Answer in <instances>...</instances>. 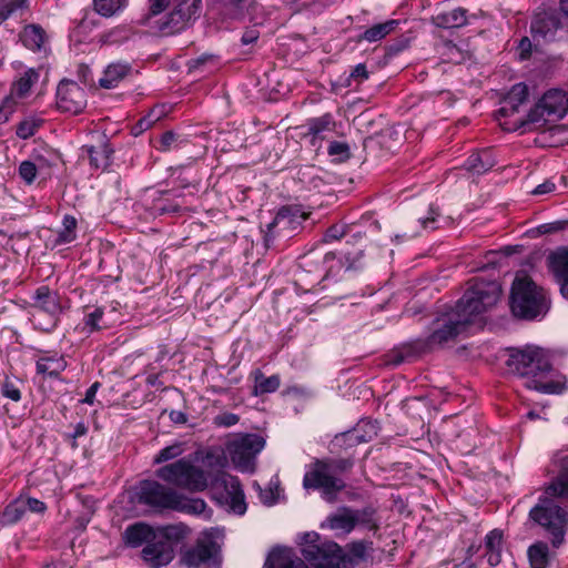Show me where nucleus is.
<instances>
[{
  "instance_id": "obj_1",
  "label": "nucleus",
  "mask_w": 568,
  "mask_h": 568,
  "mask_svg": "<svg viewBox=\"0 0 568 568\" xmlns=\"http://www.w3.org/2000/svg\"><path fill=\"white\" fill-rule=\"evenodd\" d=\"M550 466V471L556 473V476L545 489L547 496L539 497L538 503L530 509L529 519L545 530L554 548H559L565 542L568 511L550 497L568 500V452H556Z\"/></svg>"
},
{
  "instance_id": "obj_2",
  "label": "nucleus",
  "mask_w": 568,
  "mask_h": 568,
  "mask_svg": "<svg viewBox=\"0 0 568 568\" xmlns=\"http://www.w3.org/2000/svg\"><path fill=\"white\" fill-rule=\"evenodd\" d=\"M510 373L524 379V386L544 394H560L565 389L564 376L554 377L552 365L546 349L527 346L515 349L507 359Z\"/></svg>"
},
{
  "instance_id": "obj_3",
  "label": "nucleus",
  "mask_w": 568,
  "mask_h": 568,
  "mask_svg": "<svg viewBox=\"0 0 568 568\" xmlns=\"http://www.w3.org/2000/svg\"><path fill=\"white\" fill-rule=\"evenodd\" d=\"M353 466L352 458H315L304 474L303 488L320 491L325 501L333 504L346 487L343 475Z\"/></svg>"
},
{
  "instance_id": "obj_4",
  "label": "nucleus",
  "mask_w": 568,
  "mask_h": 568,
  "mask_svg": "<svg viewBox=\"0 0 568 568\" xmlns=\"http://www.w3.org/2000/svg\"><path fill=\"white\" fill-rule=\"evenodd\" d=\"M138 500L154 510H175L192 515H201L206 504L201 498H187L170 486L156 480H142L139 485Z\"/></svg>"
},
{
  "instance_id": "obj_5",
  "label": "nucleus",
  "mask_w": 568,
  "mask_h": 568,
  "mask_svg": "<svg viewBox=\"0 0 568 568\" xmlns=\"http://www.w3.org/2000/svg\"><path fill=\"white\" fill-rule=\"evenodd\" d=\"M501 296V287L496 281L475 278L470 286L457 302L455 312L468 325L480 318L483 314L491 311Z\"/></svg>"
},
{
  "instance_id": "obj_6",
  "label": "nucleus",
  "mask_w": 568,
  "mask_h": 568,
  "mask_svg": "<svg viewBox=\"0 0 568 568\" xmlns=\"http://www.w3.org/2000/svg\"><path fill=\"white\" fill-rule=\"evenodd\" d=\"M189 534V527L182 523L159 526L155 536L143 547L142 559L150 568L168 566L174 559L175 546Z\"/></svg>"
},
{
  "instance_id": "obj_7",
  "label": "nucleus",
  "mask_w": 568,
  "mask_h": 568,
  "mask_svg": "<svg viewBox=\"0 0 568 568\" xmlns=\"http://www.w3.org/2000/svg\"><path fill=\"white\" fill-rule=\"evenodd\" d=\"M568 112V94L558 89L547 91L534 109L529 111L526 120H516L511 125L501 123L504 130L511 131L525 126L534 130L544 129L547 123L561 120Z\"/></svg>"
},
{
  "instance_id": "obj_8",
  "label": "nucleus",
  "mask_w": 568,
  "mask_h": 568,
  "mask_svg": "<svg viewBox=\"0 0 568 568\" xmlns=\"http://www.w3.org/2000/svg\"><path fill=\"white\" fill-rule=\"evenodd\" d=\"M510 306L515 316L534 320L548 312L549 302L545 291L528 276H517L511 287Z\"/></svg>"
},
{
  "instance_id": "obj_9",
  "label": "nucleus",
  "mask_w": 568,
  "mask_h": 568,
  "mask_svg": "<svg viewBox=\"0 0 568 568\" xmlns=\"http://www.w3.org/2000/svg\"><path fill=\"white\" fill-rule=\"evenodd\" d=\"M302 555L315 568H351L343 549L334 541L321 540L317 532H306L303 537Z\"/></svg>"
},
{
  "instance_id": "obj_10",
  "label": "nucleus",
  "mask_w": 568,
  "mask_h": 568,
  "mask_svg": "<svg viewBox=\"0 0 568 568\" xmlns=\"http://www.w3.org/2000/svg\"><path fill=\"white\" fill-rule=\"evenodd\" d=\"M155 476L172 488H181L192 493L203 491L207 487L205 471L186 458H180L158 468Z\"/></svg>"
},
{
  "instance_id": "obj_11",
  "label": "nucleus",
  "mask_w": 568,
  "mask_h": 568,
  "mask_svg": "<svg viewBox=\"0 0 568 568\" xmlns=\"http://www.w3.org/2000/svg\"><path fill=\"white\" fill-rule=\"evenodd\" d=\"M168 13L154 21L156 32L163 37L183 32L194 24L202 12V0H176Z\"/></svg>"
},
{
  "instance_id": "obj_12",
  "label": "nucleus",
  "mask_w": 568,
  "mask_h": 568,
  "mask_svg": "<svg viewBox=\"0 0 568 568\" xmlns=\"http://www.w3.org/2000/svg\"><path fill=\"white\" fill-rule=\"evenodd\" d=\"M265 440L256 434L242 435L227 444V452L234 466L241 471H253L256 455L264 448Z\"/></svg>"
},
{
  "instance_id": "obj_13",
  "label": "nucleus",
  "mask_w": 568,
  "mask_h": 568,
  "mask_svg": "<svg viewBox=\"0 0 568 568\" xmlns=\"http://www.w3.org/2000/svg\"><path fill=\"white\" fill-rule=\"evenodd\" d=\"M308 217L297 205H286L278 210L274 220L267 224L264 241L266 246L273 242L275 236H291L302 223Z\"/></svg>"
},
{
  "instance_id": "obj_14",
  "label": "nucleus",
  "mask_w": 568,
  "mask_h": 568,
  "mask_svg": "<svg viewBox=\"0 0 568 568\" xmlns=\"http://www.w3.org/2000/svg\"><path fill=\"white\" fill-rule=\"evenodd\" d=\"M216 544L207 539H197L195 545L181 551L180 561L187 568H216L220 564Z\"/></svg>"
},
{
  "instance_id": "obj_15",
  "label": "nucleus",
  "mask_w": 568,
  "mask_h": 568,
  "mask_svg": "<svg viewBox=\"0 0 568 568\" xmlns=\"http://www.w3.org/2000/svg\"><path fill=\"white\" fill-rule=\"evenodd\" d=\"M467 325L466 322L462 321L459 315H456L455 311L437 318L434 322L432 333L425 341V347L433 349L434 347L444 345L459 335Z\"/></svg>"
},
{
  "instance_id": "obj_16",
  "label": "nucleus",
  "mask_w": 568,
  "mask_h": 568,
  "mask_svg": "<svg viewBox=\"0 0 568 568\" xmlns=\"http://www.w3.org/2000/svg\"><path fill=\"white\" fill-rule=\"evenodd\" d=\"M57 108L65 113L79 114L87 106V94L75 81L62 80L57 89Z\"/></svg>"
},
{
  "instance_id": "obj_17",
  "label": "nucleus",
  "mask_w": 568,
  "mask_h": 568,
  "mask_svg": "<svg viewBox=\"0 0 568 568\" xmlns=\"http://www.w3.org/2000/svg\"><path fill=\"white\" fill-rule=\"evenodd\" d=\"M39 72L36 69H28L18 80H16L10 89L9 95L3 99L0 108V121H7L13 112L18 100L29 95L31 88L39 81Z\"/></svg>"
},
{
  "instance_id": "obj_18",
  "label": "nucleus",
  "mask_w": 568,
  "mask_h": 568,
  "mask_svg": "<svg viewBox=\"0 0 568 568\" xmlns=\"http://www.w3.org/2000/svg\"><path fill=\"white\" fill-rule=\"evenodd\" d=\"M32 300L31 308L49 315L50 318L48 326L40 325V328L50 332L57 326L58 317L62 312L59 294L51 291L48 286L42 285L36 290Z\"/></svg>"
},
{
  "instance_id": "obj_19",
  "label": "nucleus",
  "mask_w": 568,
  "mask_h": 568,
  "mask_svg": "<svg viewBox=\"0 0 568 568\" xmlns=\"http://www.w3.org/2000/svg\"><path fill=\"white\" fill-rule=\"evenodd\" d=\"M561 28L560 12L547 10L537 12L530 24V33L536 43L550 41Z\"/></svg>"
},
{
  "instance_id": "obj_20",
  "label": "nucleus",
  "mask_w": 568,
  "mask_h": 568,
  "mask_svg": "<svg viewBox=\"0 0 568 568\" xmlns=\"http://www.w3.org/2000/svg\"><path fill=\"white\" fill-rule=\"evenodd\" d=\"M306 126L304 136L308 138L310 143L318 150L327 135L336 130V122L331 113H325L307 120Z\"/></svg>"
},
{
  "instance_id": "obj_21",
  "label": "nucleus",
  "mask_w": 568,
  "mask_h": 568,
  "mask_svg": "<svg viewBox=\"0 0 568 568\" xmlns=\"http://www.w3.org/2000/svg\"><path fill=\"white\" fill-rule=\"evenodd\" d=\"M548 264L561 295L568 300V247H558L551 252L548 256Z\"/></svg>"
},
{
  "instance_id": "obj_22",
  "label": "nucleus",
  "mask_w": 568,
  "mask_h": 568,
  "mask_svg": "<svg viewBox=\"0 0 568 568\" xmlns=\"http://www.w3.org/2000/svg\"><path fill=\"white\" fill-rule=\"evenodd\" d=\"M19 39L26 49L34 53L48 52L49 37L40 24H26L19 33Z\"/></svg>"
},
{
  "instance_id": "obj_23",
  "label": "nucleus",
  "mask_w": 568,
  "mask_h": 568,
  "mask_svg": "<svg viewBox=\"0 0 568 568\" xmlns=\"http://www.w3.org/2000/svg\"><path fill=\"white\" fill-rule=\"evenodd\" d=\"M230 498L232 509L242 515L246 510L244 494L237 477L223 473L217 479Z\"/></svg>"
},
{
  "instance_id": "obj_24",
  "label": "nucleus",
  "mask_w": 568,
  "mask_h": 568,
  "mask_svg": "<svg viewBox=\"0 0 568 568\" xmlns=\"http://www.w3.org/2000/svg\"><path fill=\"white\" fill-rule=\"evenodd\" d=\"M528 98V87L520 82L510 89L508 94L503 101V105L497 111L498 118H507L511 116L518 112L519 106L527 101Z\"/></svg>"
},
{
  "instance_id": "obj_25",
  "label": "nucleus",
  "mask_w": 568,
  "mask_h": 568,
  "mask_svg": "<svg viewBox=\"0 0 568 568\" xmlns=\"http://www.w3.org/2000/svg\"><path fill=\"white\" fill-rule=\"evenodd\" d=\"M331 530L349 534L355 528L353 509L349 507H342L336 513L331 514L322 524Z\"/></svg>"
},
{
  "instance_id": "obj_26",
  "label": "nucleus",
  "mask_w": 568,
  "mask_h": 568,
  "mask_svg": "<svg viewBox=\"0 0 568 568\" xmlns=\"http://www.w3.org/2000/svg\"><path fill=\"white\" fill-rule=\"evenodd\" d=\"M31 17V0H0V23L10 18L28 20Z\"/></svg>"
},
{
  "instance_id": "obj_27",
  "label": "nucleus",
  "mask_w": 568,
  "mask_h": 568,
  "mask_svg": "<svg viewBox=\"0 0 568 568\" xmlns=\"http://www.w3.org/2000/svg\"><path fill=\"white\" fill-rule=\"evenodd\" d=\"M131 71L132 67L128 62H112L105 68L102 78L99 80V83L104 89L115 88L131 73Z\"/></svg>"
},
{
  "instance_id": "obj_28",
  "label": "nucleus",
  "mask_w": 568,
  "mask_h": 568,
  "mask_svg": "<svg viewBox=\"0 0 568 568\" xmlns=\"http://www.w3.org/2000/svg\"><path fill=\"white\" fill-rule=\"evenodd\" d=\"M155 532H158V527L154 528L144 523H136L125 529L124 540L131 547L145 546L155 536Z\"/></svg>"
},
{
  "instance_id": "obj_29",
  "label": "nucleus",
  "mask_w": 568,
  "mask_h": 568,
  "mask_svg": "<svg viewBox=\"0 0 568 568\" xmlns=\"http://www.w3.org/2000/svg\"><path fill=\"white\" fill-rule=\"evenodd\" d=\"M503 542L504 534L500 529H493L485 537V556L493 567L501 561Z\"/></svg>"
},
{
  "instance_id": "obj_30",
  "label": "nucleus",
  "mask_w": 568,
  "mask_h": 568,
  "mask_svg": "<svg viewBox=\"0 0 568 568\" xmlns=\"http://www.w3.org/2000/svg\"><path fill=\"white\" fill-rule=\"evenodd\" d=\"M467 10L456 8L448 12H443L433 18L434 23L438 28L450 29L460 28L467 24Z\"/></svg>"
},
{
  "instance_id": "obj_31",
  "label": "nucleus",
  "mask_w": 568,
  "mask_h": 568,
  "mask_svg": "<svg viewBox=\"0 0 568 568\" xmlns=\"http://www.w3.org/2000/svg\"><path fill=\"white\" fill-rule=\"evenodd\" d=\"M464 165L467 171L481 174L495 165V160L488 150H483L469 155Z\"/></svg>"
},
{
  "instance_id": "obj_32",
  "label": "nucleus",
  "mask_w": 568,
  "mask_h": 568,
  "mask_svg": "<svg viewBox=\"0 0 568 568\" xmlns=\"http://www.w3.org/2000/svg\"><path fill=\"white\" fill-rule=\"evenodd\" d=\"M37 372L50 377H58L67 367V362L62 356H41L37 361Z\"/></svg>"
},
{
  "instance_id": "obj_33",
  "label": "nucleus",
  "mask_w": 568,
  "mask_h": 568,
  "mask_svg": "<svg viewBox=\"0 0 568 568\" xmlns=\"http://www.w3.org/2000/svg\"><path fill=\"white\" fill-rule=\"evenodd\" d=\"M89 154L90 164L94 169H106L111 163V155L113 150L106 142H101L99 145H92L87 148Z\"/></svg>"
},
{
  "instance_id": "obj_34",
  "label": "nucleus",
  "mask_w": 568,
  "mask_h": 568,
  "mask_svg": "<svg viewBox=\"0 0 568 568\" xmlns=\"http://www.w3.org/2000/svg\"><path fill=\"white\" fill-rule=\"evenodd\" d=\"M254 389L253 395L258 396L267 393H274L281 385L278 375L266 377L260 369L253 372Z\"/></svg>"
},
{
  "instance_id": "obj_35",
  "label": "nucleus",
  "mask_w": 568,
  "mask_h": 568,
  "mask_svg": "<svg viewBox=\"0 0 568 568\" xmlns=\"http://www.w3.org/2000/svg\"><path fill=\"white\" fill-rule=\"evenodd\" d=\"M272 560H275L277 568H308L307 565L288 548H274Z\"/></svg>"
},
{
  "instance_id": "obj_36",
  "label": "nucleus",
  "mask_w": 568,
  "mask_h": 568,
  "mask_svg": "<svg viewBox=\"0 0 568 568\" xmlns=\"http://www.w3.org/2000/svg\"><path fill=\"white\" fill-rule=\"evenodd\" d=\"M531 568H547L549 564V547L545 541L532 544L527 550Z\"/></svg>"
},
{
  "instance_id": "obj_37",
  "label": "nucleus",
  "mask_w": 568,
  "mask_h": 568,
  "mask_svg": "<svg viewBox=\"0 0 568 568\" xmlns=\"http://www.w3.org/2000/svg\"><path fill=\"white\" fill-rule=\"evenodd\" d=\"M398 24H399L398 20H388L383 23H377V24L368 28L367 30H365L361 34V39L368 41V42L379 41V40L384 39L386 36H388L389 33H392L397 28Z\"/></svg>"
},
{
  "instance_id": "obj_38",
  "label": "nucleus",
  "mask_w": 568,
  "mask_h": 568,
  "mask_svg": "<svg viewBox=\"0 0 568 568\" xmlns=\"http://www.w3.org/2000/svg\"><path fill=\"white\" fill-rule=\"evenodd\" d=\"M43 119L36 114L26 115L16 126V134L27 140L33 136L43 124Z\"/></svg>"
},
{
  "instance_id": "obj_39",
  "label": "nucleus",
  "mask_w": 568,
  "mask_h": 568,
  "mask_svg": "<svg viewBox=\"0 0 568 568\" xmlns=\"http://www.w3.org/2000/svg\"><path fill=\"white\" fill-rule=\"evenodd\" d=\"M26 508L23 505V497H19L11 501L1 513L0 515V521L2 525H14L19 520L22 519V517L26 514Z\"/></svg>"
},
{
  "instance_id": "obj_40",
  "label": "nucleus",
  "mask_w": 568,
  "mask_h": 568,
  "mask_svg": "<svg viewBox=\"0 0 568 568\" xmlns=\"http://www.w3.org/2000/svg\"><path fill=\"white\" fill-rule=\"evenodd\" d=\"M355 526L359 525L368 530L378 529V520L376 518V509L372 506L362 509H353Z\"/></svg>"
},
{
  "instance_id": "obj_41",
  "label": "nucleus",
  "mask_w": 568,
  "mask_h": 568,
  "mask_svg": "<svg viewBox=\"0 0 568 568\" xmlns=\"http://www.w3.org/2000/svg\"><path fill=\"white\" fill-rule=\"evenodd\" d=\"M376 426L371 422H361L351 433L349 439L355 443H367L376 436Z\"/></svg>"
},
{
  "instance_id": "obj_42",
  "label": "nucleus",
  "mask_w": 568,
  "mask_h": 568,
  "mask_svg": "<svg viewBox=\"0 0 568 568\" xmlns=\"http://www.w3.org/2000/svg\"><path fill=\"white\" fill-rule=\"evenodd\" d=\"M128 0H93L94 10L102 17H112L120 11Z\"/></svg>"
},
{
  "instance_id": "obj_43",
  "label": "nucleus",
  "mask_w": 568,
  "mask_h": 568,
  "mask_svg": "<svg viewBox=\"0 0 568 568\" xmlns=\"http://www.w3.org/2000/svg\"><path fill=\"white\" fill-rule=\"evenodd\" d=\"M77 220L72 215H64L62 220V230L59 231L57 243L67 244L75 240Z\"/></svg>"
},
{
  "instance_id": "obj_44",
  "label": "nucleus",
  "mask_w": 568,
  "mask_h": 568,
  "mask_svg": "<svg viewBox=\"0 0 568 568\" xmlns=\"http://www.w3.org/2000/svg\"><path fill=\"white\" fill-rule=\"evenodd\" d=\"M184 447L182 443H174L170 446L162 448L154 457V464H162L169 460H172L176 457H180L184 453Z\"/></svg>"
},
{
  "instance_id": "obj_45",
  "label": "nucleus",
  "mask_w": 568,
  "mask_h": 568,
  "mask_svg": "<svg viewBox=\"0 0 568 568\" xmlns=\"http://www.w3.org/2000/svg\"><path fill=\"white\" fill-rule=\"evenodd\" d=\"M103 314L104 310L102 307H94L91 312H87L83 320L84 329H87L88 333L101 329L103 327L101 325Z\"/></svg>"
},
{
  "instance_id": "obj_46",
  "label": "nucleus",
  "mask_w": 568,
  "mask_h": 568,
  "mask_svg": "<svg viewBox=\"0 0 568 568\" xmlns=\"http://www.w3.org/2000/svg\"><path fill=\"white\" fill-rule=\"evenodd\" d=\"M131 34V29L125 27H116L110 30L109 32L104 33L102 39L104 43L116 44L129 40Z\"/></svg>"
},
{
  "instance_id": "obj_47",
  "label": "nucleus",
  "mask_w": 568,
  "mask_h": 568,
  "mask_svg": "<svg viewBox=\"0 0 568 568\" xmlns=\"http://www.w3.org/2000/svg\"><path fill=\"white\" fill-rule=\"evenodd\" d=\"M162 114V109H152L145 116L140 119V121L134 126L133 130L135 131V134L150 129L156 121L161 119Z\"/></svg>"
},
{
  "instance_id": "obj_48",
  "label": "nucleus",
  "mask_w": 568,
  "mask_h": 568,
  "mask_svg": "<svg viewBox=\"0 0 568 568\" xmlns=\"http://www.w3.org/2000/svg\"><path fill=\"white\" fill-rule=\"evenodd\" d=\"M38 169L31 161H23L19 165V175L27 183L31 184L36 180Z\"/></svg>"
},
{
  "instance_id": "obj_49",
  "label": "nucleus",
  "mask_w": 568,
  "mask_h": 568,
  "mask_svg": "<svg viewBox=\"0 0 568 568\" xmlns=\"http://www.w3.org/2000/svg\"><path fill=\"white\" fill-rule=\"evenodd\" d=\"M372 542L359 540L354 541L348 546L349 555L356 560H363L366 557L367 550L371 548Z\"/></svg>"
},
{
  "instance_id": "obj_50",
  "label": "nucleus",
  "mask_w": 568,
  "mask_h": 568,
  "mask_svg": "<svg viewBox=\"0 0 568 568\" xmlns=\"http://www.w3.org/2000/svg\"><path fill=\"white\" fill-rule=\"evenodd\" d=\"M240 417L233 413H222L214 417L213 423L219 427H231L239 423Z\"/></svg>"
},
{
  "instance_id": "obj_51",
  "label": "nucleus",
  "mask_w": 568,
  "mask_h": 568,
  "mask_svg": "<svg viewBox=\"0 0 568 568\" xmlns=\"http://www.w3.org/2000/svg\"><path fill=\"white\" fill-rule=\"evenodd\" d=\"M1 394L13 402L21 399L20 389L11 382L6 381L1 386Z\"/></svg>"
},
{
  "instance_id": "obj_52",
  "label": "nucleus",
  "mask_w": 568,
  "mask_h": 568,
  "mask_svg": "<svg viewBox=\"0 0 568 568\" xmlns=\"http://www.w3.org/2000/svg\"><path fill=\"white\" fill-rule=\"evenodd\" d=\"M23 505L27 510H30L32 513L41 514L44 513L47 509V506L43 501L32 498V497H23Z\"/></svg>"
},
{
  "instance_id": "obj_53",
  "label": "nucleus",
  "mask_w": 568,
  "mask_h": 568,
  "mask_svg": "<svg viewBox=\"0 0 568 568\" xmlns=\"http://www.w3.org/2000/svg\"><path fill=\"white\" fill-rule=\"evenodd\" d=\"M176 0H149V13L150 16H158L162 13L166 8L175 2Z\"/></svg>"
},
{
  "instance_id": "obj_54",
  "label": "nucleus",
  "mask_w": 568,
  "mask_h": 568,
  "mask_svg": "<svg viewBox=\"0 0 568 568\" xmlns=\"http://www.w3.org/2000/svg\"><path fill=\"white\" fill-rule=\"evenodd\" d=\"M327 152L329 155H339L343 158H348L349 148L347 143L334 141L331 142V144L328 145Z\"/></svg>"
},
{
  "instance_id": "obj_55",
  "label": "nucleus",
  "mask_w": 568,
  "mask_h": 568,
  "mask_svg": "<svg viewBox=\"0 0 568 568\" xmlns=\"http://www.w3.org/2000/svg\"><path fill=\"white\" fill-rule=\"evenodd\" d=\"M446 54L448 55L449 61L459 63L465 59L463 52L458 49L456 44L448 41L445 43Z\"/></svg>"
},
{
  "instance_id": "obj_56",
  "label": "nucleus",
  "mask_w": 568,
  "mask_h": 568,
  "mask_svg": "<svg viewBox=\"0 0 568 568\" xmlns=\"http://www.w3.org/2000/svg\"><path fill=\"white\" fill-rule=\"evenodd\" d=\"M349 78L357 81V83H362L363 81L368 79V71L366 65L363 63L357 64L349 74Z\"/></svg>"
},
{
  "instance_id": "obj_57",
  "label": "nucleus",
  "mask_w": 568,
  "mask_h": 568,
  "mask_svg": "<svg viewBox=\"0 0 568 568\" xmlns=\"http://www.w3.org/2000/svg\"><path fill=\"white\" fill-rule=\"evenodd\" d=\"M345 235V226L344 225H332L325 233L326 241L339 240Z\"/></svg>"
},
{
  "instance_id": "obj_58",
  "label": "nucleus",
  "mask_w": 568,
  "mask_h": 568,
  "mask_svg": "<svg viewBox=\"0 0 568 568\" xmlns=\"http://www.w3.org/2000/svg\"><path fill=\"white\" fill-rule=\"evenodd\" d=\"M260 38V31L255 28H248L246 29L241 38V42L244 45L254 43Z\"/></svg>"
},
{
  "instance_id": "obj_59",
  "label": "nucleus",
  "mask_w": 568,
  "mask_h": 568,
  "mask_svg": "<svg viewBox=\"0 0 568 568\" xmlns=\"http://www.w3.org/2000/svg\"><path fill=\"white\" fill-rule=\"evenodd\" d=\"M175 141H176V135L174 132L168 131V132L163 133V135L161 136V140H160V144H161L160 150L169 151L173 146Z\"/></svg>"
},
{
  "instance_id": "obj_60",
  "label": "nucleus",
  "mask_w": 568,
  "mask_h": 568,
  "mask_svg": "<svg viewBox=\"0 0 568 568\" xmlns=\"http://www.w3.org/2000/svg\"><path fill=\"white\" fill-rule=\"evenodd\" d=\"M555 189H556L555 183L549 181V180H547L544 183L537 185L531 191V194H534V195H545V194L551 193L552 191H555Z\"/></svg>"
},
{
  "instance_id": "obj_61",
  "label": "nucleus",
  "mask_w": 568,
  "mask_h": 568,
  "mask_svg": "<svg viewBox=\"0 0 568 568\" xmlns=\"http://www.w3.org/2000/svg\"><path fill=\"white\" fill-rule=\"evenodd\" d=\"M101 384L99 382H94L85 393L84 398L82 399V403H85L88 405H92L94 403V398L97 395V392L99 390Z\"/></svg>"
},
{
  "instance_id": "obj_62",
  "label": "nucleus",
  "mask_w": 568,
  "mask_h": 568,
  "mask_svg": "<svg viewBox=\"0 0 568 568\" xmlns=\"http://www.w3.org/2000/svg\"><path fill=\"white\" fill-rule=\"evenodd\" d=\"M520 59L525 60L530 55L531 52V40L524 37L519 42Z\"/></svg>"
},
{
  "instance_id": "obj_63",
  "label": "nucleus",
  "mask_w": 568,
  "mask_h": 568,
  "mask_svg": "<svg viewBox=\"0 0 568 568\" xmlns=\"http://www.w3.org/2000/svg\"><path fill=\"white\" fill-rule=\"evenodd\" d=\"M212 55H201L196 59H192L189 61V68L190 70H197L200 69L206 61L212 60Z\"/></svg>"
},
{
  "instance_id": "obj_64",
  "label": "nucleus",
  "mask_w": 568,
  "mask_h": 568,
  "mask_svg": "<svg viewBox=\"0 0 568 568\" xmlns=\"http://www.w3.org/2000/svg\"><path fill=\"white\" fill-rule=\"evenodd\" d=\"M170 419L175 424H185L187 422V416L181 410H172L170 413Z\"/></svg>"
}]
</instances>
